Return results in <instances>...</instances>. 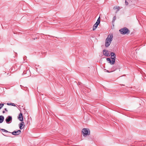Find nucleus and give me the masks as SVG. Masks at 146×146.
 Here are the masks:
<instances>
[{
	"instance_id": "1",
	"label": "nucleus",
	"mask_w": 146,
	"mask_h": 146,
	"mask_svg": "<svg viewBox=\"0 0 146 146\" xmlns=\"http://www.w3.org/2000/svg\"><path fill=\"white\" fill-rule=\"evenodd\" d=\"M113 38V35H108L105 40V46L106 47H108L110 46L112 40Z\"/></svg>"
},
{
	"instance_id": "2",
	"label": "nucleus",
	"mask_w": 146,
	"mask_h": 146,
	"mask_svg": "<svg viewBox=\"0 0 146 146\" xmlns=\"http://www.w3.org/2000/svg\"><path fill=\"white\" fill-rule=\"evenodd\" d=\"M119 31L121 34H129L130 31L126 27H124L120 29Z\"/></svg>"
},
{
	"instance_id": "3",
	"label": "nucleus",
	"mask_w": 146,
	"mask_h": 146,
	"mask_svg": "<svg viewBox=\"0 0 146 146\" xmlns=\"http://www.w3.org/2000/svg\"><path fill=\"white\" fill-rule=\"evenodd\" d=\"M115 56H111V58L112 59L111 60L109 58H108L106 59L107 61L110 63L111 64H113L115 63Z\"/></svg>"
},
{
	"instance_id": "4",
	"label": "nucleus",
	"mask_w": 146,
	"mask_h": 146,
	"mask_svg": "<svg viewBox=\"0 0 146 146\" xmlns=\"http://www.w3.org/2000/svg\"><path fill=\"white\" fill-rule=\"evenodd\" d=\"M82 133L84 136L86 137L90 134V131L89 129H87L86 128H84L82 130Z\"/></svg>"
},
{
	"instance_id": "5",
	"label": "nucleus",
	"mask_w": 146,
	"mask_h": 146,
	"mask_svg": "<svg viewBox=\"0 0 146 146\" xmlns=\"http://www.w3.org/2000/svg\"><path fill=\"white\" fill-rule=\"evenodd\" d=\"M100 23V17H99L97 19L96 23L94 24L93 26V30H94L98 27V25Z\"/></svg>"
},
{
	"instance_id": "6",
	"label": "nucleus",
	"mask_w": 146,
	"mask_h": 146,
	"mask_svg": "<svg viewBox=\"0 0 146 146\" xmlns=\"http://www.w3.org/2000/svg\"><path fill=\"white\" fill-rule=\"evenodd\" d=\"M103 54L105 56H110V52L107 50H103Z\"/></svg>"
},
{
	"instance_id": "7",
	"label": "nucleus",
	"mask_w": 146,
	"mask_h": 146,
	"mask_svg": "<svg viewBox=\"0 0 146 146\" xmlns=\"http://www.w3.org/2000/svg\"><path fill=\"white\" fill-rule=\"evenodd\" d=\"M21 132V131L20 130H18L17 131H15L11 133L13 135H19Z\"/></svg>"
},
{
	"instance_id": "8",
	"label": "nucleus",
	"mask_w": 146,
	"mask_h": 146,
	"mask_svg": "<svg viewBox=\"0 0 146 146\" xmlns=\"http://www.w3.org/2000/svg\"><path fill=\"white\" fill-rule=\"evenodd\" d=\"M12 120V117L10 116H8L6 119L5 121L7 123H9V122L11 121Z\"/></svg>"
},
{
	"instance_id": "9",
	"label": "nucleus",
	"mask_w": 146,
	"mask_h": 146,
	"mask_svg": "<svg viewBox=\"0 0 146 146\" xmlns=\"http://www.w3.org/2000/svg\"><path fill=\"white\" fill-rule=\"evenodd\" d=\"M18 118L19 120L21 121H23V114L21 113H20L18 116Z\"/></svg>"
},
{
	"instance_id": "10",
	"label": "nucleus",
	"mask_w": 146,
	"mask_h": 146,
	"mask_svg": "<svg viewBox=\"0 0 146 146\" xmlns=\"http://www.w3.org/2000/svg\"><path fill=\"white\" fill-rule=\"evenodd\" d=\"M24 122H21L19 124V128L21 129H22L24 127Z\"/></svg>"
},
{
	"instance_id": "11",
	"label": "nucleus",
	"mask_w": 146,
	"mask_h": 146,
	"mask_svg": "<svg viewBox=\"0 0 146 146\" xmlns=\"http://www.w3.org/2000/svg\"><path fill=\"white\" fill-rule=\"evenodd\" d=\"M4 119V117L3 115H0V123L3 122Z\"/></svg>"
},
{
	"instance_id": "12",
	"label": "nucleus",
	"mask_w": 146,
	"mask_h": 146,
	"mask_svg": "<svg viewBox=\"0 0 146 146\" xmlns=\"http://www.w3.org/2000/svg\"><path fill=\"white\" fill-rule=\"evenodd\" d=\"M1 130L3 131V132H5L6 133H7V132H9V133H11V132H9L8 131H7V130H5V129H1Z\"/></svg>"
},
{
	"instance_id": "13",
	"label": "nucleus",
	"mask_w": 146,
	"mask_h": 146,
	"mask_svg": "<svg viewBox=\"0 0 146 146\" xmlns=\"http://www.w3.org/2000/svg\"><path fill=\"white\" fill-rule=\"evenodd\" d=\"M110 55L112 56H115V53L113 52H111L110 54Z\"/></svg>"
},
{
	"instance_id": "14",
	"label": "nucleus",
	"mask_w": 146,
	"mask_h": 146,
	"mask_svg": "<svg viewBox=\"0 0 146 146\" xmlns=\"http://www.w3.org/2000/svg\"><path fill=\"white\" fill-rule=\"evenodd\" d=\"M4 106V104H0V109L1 108Z\"/></svg>"
},
{
	"instance_id": "15",
	"label": "nucleus",
	"mask_w": 146,
	"mask_h": 146,
	"mask_svg": "<svg viewBox=\"0 0 146 146\" xmlns=\"http://www.w3.org/2000/svg\"><path fill=\"white\" fill-rule=\"evenodd\" d=\"M115 19H116V17H115V16H114L113 18L112 22H114L115 21Z\"/></svg>"
},
{
	"instance_id": "16",
	"label": "nucleus",
	"mask_w": 146,
	"mask_h": 146,
	"mask_svg": "<svg viewBox=\"0 0 146 146\" xmlns=\"http://www.w3.org/2000/svg\"><path fill=\"white\" fill-rule=\"evenodd\" d=\"M125 5H127L128 4V2L126 0H125Z\"/></svg>"
},
{
	"instance_id": "17",
	"label": "nucleus",
	"mask_w": 146,
	"mask_h": 146,
	"mask_svg": "<svg viewBox=\"0 0 146 146\" xmlns=\"http://www.w3.org/2000/svg\"><path fill=\"white\" fill-rule=\"evenodd\" d=\"M11 105H12V106H16L15 104L14 103H11Z\"/></svg>"
},
{
	"instance_id": "18",
	"label": "nucleus",
	"mask_w": 146,
	"mask_h": 146,
	"mask_svg": "<svg viewBox=\"0 0 146 146\" xmlns=\"http://www.w3.org/2000/svg\"><path fill=\"white\" fill-rule=\"evenodd\" d=\"M116 9H117V11L116 12L119 11V7H118L116 8Z\"/></svg>"
},
{
	"instance_id": "19",
	"label": "nucleus",
	"mask_w": 146,
	"mask_h": 146,
	"mask_svg": "<svg viewBox=\"0 0 146 146\" xmlns=\"http://www.w3.org/2000/svg\"><path fill=\"white\" fill-rule=\"evenodd\" d=\"M5 111H6L7 112L8 110H7V109L6 108H5L4 109Z\"/></svg>"
},
{
	"instance_id": "20",
	"label": "nucleus",
	"mask_w": 146,
	"mask_h": 146,
	"mask_svg": "<svg viewBox=\"0 0 146 146\" xmlns=\"http://www.w3.org/2000/svg\"><path fill=\"white\" fill-rule=\"evenodd\" d=\"M7 105H11V103H7Z\"/></svg>"
},
{
	"instance_id": "21",
	"label": "nucleus",
	"mask_w": 146,
	"mask_h": 146,
	"mask_svg": "<svg viewBox=\"0 0 146 146\" xmlns=\"http://www.w3.org/2000/svg\"><path fill=\"white\" fill-rule=\"evenodd\" d=\"M105 70L106 71V72H109V71L108 70H106V69H105Z\"/></svg>"
},
{
	"instance_id": "22",
	"label": "nucleus",
	"mask_w": 146,
	"mask_h": 146,
	"mask_svg": "<svg viewBox=\"0 0 146 146\" xmlns=\"http://www.w3.org/2000/svg\"><path fill=\"white\" fill-rule=\"evenodd\" d=\"M2 112L3 113H5V111H2Z\"/></svg>"
}]
</instances>
